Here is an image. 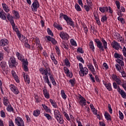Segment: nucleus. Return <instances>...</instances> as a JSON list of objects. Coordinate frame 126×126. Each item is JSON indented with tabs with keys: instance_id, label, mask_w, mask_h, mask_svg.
Segmentation results:
<instances>
[{
	"instance_id": "nucleus-50",
	"label": "nucleus",
	"mask_w": 126,
	"mask_h": 126,
	"mask_svg": "<svg viewBox=\"0 0 126 126\" xmlns=\"http://www.w3.org/2000/svg\"><path fill=\"white\" fill-rule=\"evenodd\" d=\"M44 116L46 118V119L50 121V120H52V116L50 115V114H47V113H44Z\"/></svg>"
},
{
	"instance_id": "nucleus-4",
	"label": "nucleus",
	"mask_w": 126,
	"mask_h": 126,
	"mask_svg": "<svg viewBox=\"0 0 126 126\" xmlns=\"http://www.w3.org/2000/svg\"><path fill=\"white\" fill-rule=\"evenodd\" d=\"M79 67L80 69L79 71V75L82 77L85 76V75H87L88 74V72H89V70L86 67H83V65L81 63H79Z\"/></svg>"
},
{
	"instance_id": "nucleus-52",
	"label": "nucleus",
	"mask_w": 126,
	"mask_h": 126,
	"mask_svg": "<svg viewBox=\"0 0 126 126\" xmlns=\"http://www.w3.org/2000/svg\"><path fill=\"white\" fill-rule=\"evenodd\" d=\"M47 33L48 35H50V36H52V37H54V33H53V32L50 29V28H47Z\"/></svg>"
},
{
	"instance_id": "nucleus-49",
	"label": "nucleus",
	"mask_w": 126,
	"mask_h": 126,
	"mask_svg": "<svg viewBox=\"0 0 126 126\" xmlns=\"http://www.w3.org/2000/svg\"><path fill=\"white\" fill-rule=\"evenodd\" d=\"M75 8L76 9L77 11H82V10L80 7V6H79L77 3L75 4Z\"/></svg>"
},
{
	"instance_id": "nucleus-8",
	"label": "nucleus",
	"mask_w": 126,
	"mask_h": 126,
	"mask_svg": "<svg viewBox=\"0 0 126 126\" xmlns=\"http://www.w3.org/2000/svg\"><path fill=\"white\" fill-rule=\"evenodd\" d=\"M15 124L17 126H25L23 119L21 117H17L15 118Z\"/></svg>"
},
{
	"instance_id": "nucleus-56",
	"label": "nucleus",
	"mask_w": 126,
	"mask_h": 126,
	"mask_svg": "<svg viewBox=\"0 0 126 126\" xmlns=\"http://www.w3.org/2000/svg\"><path fill=\"white\" fill-rule=\"evenodd\" d=\"M77 53H80V54H84V51H83V49H82V47H79L77 49Z\"/></svg>"
},
{
	"instance_id": "nucleus-9",
	"label": "nucleus",
	"mask_w": 126,
	"mask_h": 126,
	"mask_svg": "<svg viewBox=\"0 0 126 126\" xmlns=\"http://www.w3.org/2000/svg\"><path fill=\"white\" fill-rule=\"evenodd\" d=\"M32 11L34 12L37 11L38 8L40 7V4L39 3V2L37 0H34L32 4Z\"/></svg>"
},
{
	"instance_id": "nucleus-36",
	"label": "nucleus",
	"mask_w": 126,
	"mask_h": 126,
	"mask_svg": "<svg viewBox=\"0 0 126 126\" xmlns=\"http://www.w3.org/2000/svg\"><path fill=\"white\" fill-rule=\"evenodd\" d=\"M61 96L64 100H66V98L67 96L65 94V93L64 92V90H62L61 92Z\"/></svg>"
},
{
	"instance_id": "nucleus-15",
	"label": "nucleus",
	"mask_w": 126,
	"mask_h": 126,
	"mask_svg": "<svg viewBox=\"0 0 126 126\" xmlns=\"http://www.w3.org/2000/svg\"><path fill=\"white\" fill-rule=\"evenodd\" d=\"M11 74L16 82H17V83H19V82H20V80H19V77L17 76V74H16V72L14 70H12Z\"/></svg>"
},
{
	"instance_id": "nucleus-43",
	"label": "nucleus",
	"mask_w": 126,
	"mask_h": 126,
	"mask_svg": "<svg viewBox=\"0 0 126 126\" xmlns=\"http://www.w3.org/2000/svg\"><path fill=\"white\" fill-rule=\"evenodd\" d=\"M63 48H64L65 50H68L69 49V46L66 43V42H62Z\"/></svg>"
},
{
	"instance_id": "nucleus-51",
	"label": "nucleus",
	"mask_w": 126,
	"mask_h": 126,
	"mask_svg": "<svg viewBox=\"0 0 126 126\" xmlns=\"http://www.w3.org/2000/svg\"><path fill=\"white\" fill-rule=\"evenodd\" d=\"M89 76H90L92 82H93V83H95V78L94 77L93 75H92L91 73H90L89 74Z\"/></svg>"
},
{
	"instance_id": "nucleus-3",
	"label": "nucleus",
	"mask_w": 126,
	"mask_h": 126,
	"mask_svg": "<svg viewBox=\"0 0 126 126\" xmlns=\"http://www.w3.org/2000/svg\"><path fill=\"white\" fill-rule=\"evenodd\" d=\"M9 41L6 38H2L0 40V47H3V50L6 53H9Z\"/></svg>"
},
{
	"instance_id": "nucleus-7",
	"label": "nucleus",
	"mask_w": 126,
	"mask_h": 126,
	"mask_svg": "<svg viewBox=\"0 0 126 126\" xmlns=\"http://www.w3.org/2000/svg\"><path fill=\"white\" fill-rule=\"evenodd\" d=\"M9 87L11 91H12V92H13V93H14V94H15V95H18V94L19 93H20L19 90H18V88H17V87L15 86V85H14L13 84H10L9 86Z\"/></svg>"
},
{
	"instance_id": "nucleus-48",
	"label": "nucleus",
	"mask_w": 126,
	"mask_h": 126,
	"mask_svg": "<svg viewBox=\"0 0 126 126\" xmlns=\"http://www.w3.org/2000/svg\"><path fill=\"white\" fill-rule=\"evenodd\" d=\"M84 8H85L86 11L87 12H89V10H90V8H92V7H91L90 6H88V5H84Z\"/></svg>"
},
{
	"instance_id": "nucleus-60",
	"label": "nucleus",
	"mask_w": 126,
	"mask_h": 126,
	"mask_svg": "<svg viewBox=\"0 0 126 126\" xmlns=\"http://www.w3.org/2000/svg\"><path fill=\"white\" fill-rule=\"evenodd\" d=\"M83 27L84 28V33L86 34H87V33H88V28H87V26H84Z\"/></svg>"
},
{
	"instance_id": "nucleus-22",
	"label": "nucleus",
	"mask_w": 126,
	"mask_h": 126,
	"mask_svg": "<svg viewBox=\"0 0 126 126\" xmlns=\"http://www.w3.org/2000/svg\"><path fill=\"white\" fill-rule=\"evenodd\" d=\"M1 5L4 11H5V12L8 13L10 11L9 7L7 5V4H6V3L4 2L2 3Z\"/></svg>"
},
{
	"instance_id": "nucleus-30",
	"label": "nucleus",
	"mask_w": 126,
	"mask_h": 126,
	"mask_svg": "<svg viewBox=\"0 0 126 126\" xmlns=\"http://www.w3.org/2000/svg\"><path fill=\"white\" fill-rule=\"evenodd\" d=\"M0 65L3 71H5V68L6 67V63L5 62L2 61L0 63Z\"/></svg>"
},
{
	"instance_id": "nucleus-31",
	"label": "nucleus",
	"mask_w": 126,
	"mask_h": 126,
	"mask_svg": "<svg viewBox=\"0 0 126 126\" xmlns=\"http://www.w3.org/2000/svg\"><path fill=\"white\" fill-rule=\"evenodd\" d=\"M11 25H12L13 30H14V31H15V32H16V33H17V34L18 35L19 34H20V32H19V31L18 30V29L15 25V23Z\"/></svg>"
},
{
	"instance_id": "nucleus-40",
	"label": "nucleus",
	"mask_w": 126,
	"mask_h": 126,
	"mask_svg": "<svg viewBox=\"0 0 126 126\" xmlns=\"http://www.w3.org/2000/svg\"><path fill=\"white\" fill-rule=\"evenodd\" d=\"M34 99L36 103H40L41 102V99H40V97L38 94H34Z\"/></svg>"
},
{
	"instance_id": "nucleus-24",
	"label": "nucleus",
	"mask_w": 126,
	"mask_h": 126,
	"mask_svg": "<svg viewBox=\"0 0 126 126\" xmlns=\"http://www.w3.org/2000/svg\"><path fill=\"white\" fill-rule=\"evenodd\" d=\"M53 26L55 28L57 29V30H59L60 31H61V30H63V27H62L61 25L56 22L54 23Z\"/></svg>"
},
{
	"instance_id": "nucleus-53",
	"label": "nucleus",
	"mask_w": 126,
	"mask_h": 126,
	"mask_svg": "<svg viewBox=\"0 0 126 126\" xmlns=\"http://www.w3.org/2000/svg\"><path fill=\"white\" fill-rule=\"evenodd\" d=\"M55 49L56 53L57 54L58 57H60L61 56V51L60 50V48H59L58 46H56Z\"/></svg>"
},
{
	"instance_id": "nucleus-64",
	"label": "nucleus",
	"mask_w": 126,
	"mask_h": 126,
	"mask_svg": "<svg viewBox=\"0 0 126 126\" xmlns=\"http://www.w3.org/2000/svg\"><path fill=\"white\" fill-rule=\"evenodd\" d=\"M117 19L119 21H120V22H121V23H125V21H124V18H121V16H119L117 18Z\"/></svg>"
},
{
	"instance_id": "nucleus-14",
	"label": "nucleus",
	"mask_w": 126,
	"mask_h": 126,
	"mask_svg": "<svg viewBox=\"0 0 126 126\" xmlns=\"http://www.w3.org/2000/svg\"><path fill=\"white\" fill-rule=\"evenodd\" d=\"M87 66L90 70H91L92 74L93 75H96V71L95 70V68H94V66H93V64L91 63H89L87 64Z\"/></svg>"
},
{
	"instance_id": "nucleus-54",
	"label": "nucleus",
	"mask_w": 126,
	"mask_h": 126,
	"mask_svg": "<svg viewBox=\"0 0 126 126\" xmlns=\"http://www.w3.org/2000/svg\"><path fill=\"white\" fill-rule=\"evenodd\" d=\"M70 43H71L72 46H73L74 47H76V46H77L76 41H75L73 39H71L70 40Z\"/></svg>"
},
{
	"instance_id": "nucleus-45",
	"label": "nucleus",
	"mask_w": 126,
	"mask_h": 126,
	"mask_svg": "<svg viewBox=\"0 0 126 126\" xmlns=\"http://www.w3.org/2000/svg\"><path fill=\"white\" fill-rule=\"evenodd\" d=\"M76 59L78 60V61H79V62H81L82 63H84V60H83V58L79 55L77 56Z\"/></svg>"
},
{
	"instance_id": "nucleus-61",
	"label": "nucleus",
	"mask_w": 126,
	"mask_h": 126,
	"mask_svg": "<svg viewBox=\"0 0 126 126\" xmlns=\"http://www.w3.org/2000/svg\"><path fill=\"white\" fill-rule=\"evenodd\" d=\"M25 117L27 119V122L28 123H30V122H31V117H30L29 115H26Z\"/></svg>"
},
{
	"instance_id": "nucleus-59",
	"label": "nucleus",
	"mask_w": 126,
	"mask_h": 126,
	"mask_svg": "<svg viewBox=\"0 0 126 126\" xmlns=\"http://www.w3.org/2000/svg\"><path fill=\"white\" fill-rule=\"evenodd\" d=\"M108 112H109L110 114H113V109H112V106H111V104H108Z\"/></svg>"
},
{
	"instance_id": "nucleus-27",
	"label": "nucleus",
	"mask_w": 126,
	"mask_h": 126,
	"mask_svg": "<svg viewBox=\"0 0 126 126\" xmlns=\"http://www.w3.org/2000/svg\"><path fill=\"white\" fill-rule=\"evenodd\" d=\"M54 117L55 119H58L59 117H61V112L59 110H55L54 111Z\"/></svg>"
},
{
	"instance_id": "nucleus-32",
	"label": "nucleus",
	"mask_w": 126,
	"mask_h": 126,
	"mask_svg": "<svg viewBox=\"0 0 126 126\" xmlns=\"http://www.w3.org/2000/svg\"><path fill=\"white\" fill-rule=\"evenodd\" d=\"M57 121L60 125H63L64 123V120L63 118V116H60L59 118H56Z\"/></svg>"
},
{
	"instance_id": "nucleus-10",
	"label": "nucleus",
	"mask_w": 126,
	"mask_h": 126,
	"mask_svg": "<svg viewBox=\"0 0 126 126\" xmlns=\"http://www.w3.org/2000/svg\"><path fill=\"white\" fill-rule=\"evenodd\" d=\"M78 103L82 107H84V106H86V99L81 95H80Z\"/></svg>"
},
{
	"instance_id": "nucleus-37",
	"label": "nucleus",
	"mask_w": 126,
	"mask_h": 126,
	"mask_svg": "<svg viewBox=\"0 0 126 126\" xmlns=\"http://www.w3.org/2000/svg\"><path fill=\"white\" fill-rule=\"evenodd\" d=\"M51 105H52V106L54 108H58V105H57V102H56L55 101H54V100L52 99H50L49 100Z\"/></svg>"
},
{
	"instance_id": "nucleus-1",
	"label": "nucleus",
	"mask_w": 126,
	"mask_h": 126,
	"mask_svg": "<svg viewBox=\"0 0 126 126\" xmlns=\"http://www.w3.org/2000/svg\"><path fill=\"white\" fill-rule=\"evenodd\" d=\"M94 42H95V45L99 52H105V50L106 52L108 51V42L104 38H101L100 40L98 38H95Z\"/></svg>"
},
{
	"instance_id": "nucleus-41",
	"label": "nucleus",
	"mask_w": 126,
	"mask_h": 126,
	"mask_svg": "<svg viewBox=\"0 0 126 126\" xmlns=\"http://www.w3.org/2000/svg\"><path fill=\"white\" fill-rule=\"evenodd\" d=\"M69 82H70L71 87H74V85L75 84V78L70 79L69 81Z\"/></svg>"
},
{
	"instance_id": "nucleus-57",
	"label": "nucleus",
	"mask_w": 126,
	"mask_h": 126,
	"mask_svg": "<svg viewBox=\"0 0 126 126\" xmlns=\"http://www.w3.org/2000/svg\"><path fill=\"white\" fill-rule=\"evenodd\" d=\"M115 4H116V6H117L118 9H120V8H121V3H120V1L116 0L115 1Z\"/></svg>"
},
{
	"instance_id": "nucleus-17",
	"label": "nucleus",
	"mask_w": 126,
	"mask_h": 126,
	"mask_svg": "<svg viewBox=\"0 0 126 126\" xmlns=\"http://www.w3.org/2000/svg\"><path fill=\"white\" fill-rule=\"evenodd\" d=\"M43 95L46 99H50V93H49L48 90L46 88V87H44L43 89Z\"/></svg>"
},
{
	"instance_id": "nucleus-33",
	"label": "nucleus",
	"mask_w": 126,
	"mask_h": 126,
	"mask_svg": "<svg viewBox=\"0 0 126 126\" xmlns=\"http://www.w3.org/2000/svg\"><path fill=\"white\" fill-rule=\"evenodd\" d=\"M12 13L14 15H15L16 19H17V20L19 19V17H20V16L19 15V13L18 12V11L14 10L12 11Z\"/></svg>"
},
{
	"instance_id": "nucleus-44",
	"label": "nucleus",
	"mask_w": 126,
	"mask_h": 126,
	"mask_svg": "<svg viewBox=\"0 0 126 126\" xmlns=\"http://www.w3.org/2000/svg\"><path fill=\"white\" fill-rule=\"evenodd\" d=\"M16 55L18 60H19L20 61H23V57H22V55H21L20 53H19V52H16Z\"/></svg>"
},
{
	"instance_id": "nucleus-18",
	"label": "nucleus",
	"mask_w": 126,
	"mask_h": 126,
	"mask_svg": "<svg viewBox=\"0 0 126 126\" xmlns=\"http://www.w3.org/2000/svg\"><path fill=\"white\" fill-rule=\"evenodd\" d=\"M45 37L47 38V40L48 41H49L50 42H51V43L53 44V45H56V44H57L58 43V41H57V40H56V39H55V38L52 37L50 36H46Z\"/></svg>"
},
{
	"instance_id": "nucleus-62",
	"label": "nucleus",
	"mask_w": 126,
	"mask_h": 126,
	"mask_svg": "<svg viewBox=\"0 0 126 126\" xmlns=\"http://www.w3.org/2000/svg\"><path fill=\"white\" fill-rule=\"evenodd\" d=\"M86 1L88 5L92 7V5H93V3H92V1H91V0H89V1L87 0Z\"/></svg>"
},
{
	"instance_id": "nucleus-6",
	"label": "nucleus",
	"mask_w": 126,
	"mask_h": 126,
	"mask_svg": "<svg viewBox=\"0 0 126 126\" xmlns=\"http://www.w3.org/2000/svg\"><path fill=\"white\" fill-rule=\"evenodd\" d=\"M9 66L10 68H12L16 66L17 64V62H16V60H15V58L11 57L10 58L8 62Z\"/></svg>"
},
{
	"instance_id": "nucleus-26",
	"label": "nucleus",
	"mask_w": 126,
	"mask_h": 126,
	"mask_svg": "<svg viewBox=\"0 0 126 126\" xmlns=\"http://www.w3.org/2000/svg\"><path fill=\"white\" fill-rule=\"evenodd\" d=\"M6 107V110L7 111V112H9V113H13V112H14V109L13 108V107H12L11 104H10Z\"/></svg>"
},
{
	"instance_id": "nucleus-12",
	"label": "nucleus",
	"mask_w": 126,
	"mask_h": 126,
	"mask_svg": "<svg viewBox=\"0 0 126 126\" xmlns=\"http://www.w3.org/2000/svg\"><path fill=\"white\" fill-rule=\"evenodd\" d=\"M43 81L45 83H46L48 84V85L49 86L50 88L52 89V83L50 81V79H49V76H43Z\"/></svg>"
},
{
	"instance_id": "nucleus-38",
	"label": "nucleus",
	"mask_w": 126,
	"mask_h": 126,
	"mask_svg": "<svg viewBox=\"0 0 126 126\" xmlns=\"http://www.w3.org/2000/svg\"><path fill=\"white\" fill-rule=\"evenodd\" d=\"M90 48L93 51V52H94V50H95V46H94V43H93V41H91L90 42Z\"/></svg>"
},
{
	"instance_id": "nucleus-19",
	"label": "nucleus",
	"mask_w": 126,
	"mask_h": 126,
	"mask_svg": "<svg viewBox=\"0 0 126 126\" xmlns=\"http://www.w3.org/2000/svg\"><path fill=\"white\" fill-rule=\"evenodd\" d=\"M39 71L40 73L44 75L43 76H46L48 75V69L45 68H40L39 69Z\"/></svg>"
},
{
	"instance_id": "nucleus-20",
	"label": "nucleus",
	"mask_w": 126,
	"mask_h": 126,
	"mask_svg": "<svg viewBox=\"0 0 126 126\" xmlns=\"http://www.w3.org/2000/svg\"><path fill=\"white\" fill-rule=\"evenodd\" d=\"M7 19H8V21H9L11 25H12V24H14L15 23H14V19L13 17L12 16H11L9 13L7 14Z\"/></svg>"
},
{
	"instance_id": "nucleus-13",
	"label": "nucleus",
	"mask_w": 126,
	"mask_h": 126,
	"mask_svg": "<svg viewBox=\"0 0 126 126\" xmlns=\"http://www.w3.org/2000/svg\"><path fill=\"white\" fill-rule=\"evenodd\" d=\"M64 72L66 74V76H68L70 78H72V72H70L69 70L66 66L63 67Z\"/></svg>"
},
{
	"instance_id": "nucleus-39",
	"label": "nucleus",
	"mask_w": 126,
	"mask_h": 126,
	"mask_svg": "<svg viewBox=\"0 0 126 126\" xmlns=\"http://www.w3.org/2000/svg\"><path fill=\"white\" fill-rule=\"evenodd\" d=\"M64 63L67 67H70V63L67 58H66L64 61Z\"/></svg>"
},
{
	"instance_id": "nucleus-58",
	"label": "nucleus",
	"mask_w": 126,
	"mask_h": 126,
	"mask_svg": "<svg viewBox=\"0 0 126 126\" xmlns=\"http://www.w3.org/2000/svg\"><path fill=\"white\" fill-rule=\"evenodd\" d=\"M119 112V119L121 120V121H123V120H124V114L120 110Z\"/></svg>"
},
{
	"instance_id": "nucleus-42",
	"label": "nucleus",
	"mask_w": 126,
	"mask_h": 126,
	"mask_svg": "<svg viewBox=\"0 0 126 126\" xmlns=\"http://www.w3.org/2000/svg\"><path fill=\"white\" fill-rule=\"evenodd\" d=\"M117 63H119V64L120 65H121V66H125V63L121 60L120 59H117L116 60Z\"/></svg>"
},
{
	"instance_id": "nucleus-34",
	"label": "nucleus",
	"mask_w": 126,
	"mask_h": 126,
	"mask_svg": "<svg viewBox=\"0 0 126 126\" xmlns=\"http://www.w3.org/2000/svg\"><path fill=\"white\" fill-rule=\"evenodd\" d=\"M18 38L22 42H25L26 41V37L23 35H21V34L19 33L18 34Z\"/></svg>"
},
{
	"instance_id": "nucleus-46",
	"label": "nucleus",
	"mask_w": 126,
	"mask_h": 126,
	"mask_svg": "<svg viewBox=\"0 0 126 126\" xmlns=\"http://www.w3.org/2000/svg\"><path fill=\"white\" fill-rule=\"evenodd\" d=\"M107 15H105L101 17V21L102 23H105V21H107Z\"/></svg>"
},
{
	"instance_id": "nucleus-11",
	"label": "nucleus",
	"mask_w": 126,
	"mask_h": 126,
	"mask_svg": "<svg viewBox=\"0 0 126 126\" xmlns=\"http://www.w3.org/2000/svg\"><path fill=\"white\" fill-rule=\"evenodd\" d=\"M59 35L62 40H68L69 39V35L64 32H60Z\"/></svg>"
},
{
	"instance_id": "nucleus-47",
	"label": "nucleus",
	"mask_w": 126,
	"mask_h": 126,
	"mask_svg": "<svg viewBox=\"0 0 126 126\" xmlns=\"http://www.w3.org/2000/svg\"><path fill=\"white\" fill-rule=\"evenodd\" d=\"M40 115V111L39 110H36L33 111V115L34 117H38Z\"/></svg>"
},
{
	"instance_id": "nucleus-63",
	"label": "nucleus",
	"mask_w": 126,
	"mask_h": 126,
	"mask_svg": "<svg viewBox=\"0 0 126 126\" xmlns=\"http://www.w3.org/2000/svg\"><path fill=\"white\" fill-rule=\"evenodd\" d=\"M8 126H15V125H14V123H13V121H12V120H10L9 121Z\"/></svg>"
},
{
	"instance_id": "nucleus-21",
	"label": "nucleus",
	"mask_w": 126,
	"mask_h": 126,
	"mask_svg": "<svg viewBox=\"0 0 126 126\" xmlns=\"http://www.w3.org/2000/svg\"><path fill=\"white\" fill-rule=\"evenodd\" d=\"M23 76L25 82H27L28 84H29L30 83V78H29V76L27 75V74L25 72H23Z\"/></svg>"
},
{
	"instance_id": "nucleus-23",
	"label": "nucleus",
	"mask_w": 126,
	"mask_h": 126,
	"mask_svg": "<svg viewBox=\"0 0 126 126\" xmlns=\"http://www.w3.org/2000/svg\"><path fill=\"white\" fill-rule=\"evenodd\" d=\"M3 104L6 107L10 104V103L9 102V99H8L7 97L5 96L3 98Z\"/></svg>"
},
{
	"instance_id": "nucleus-28",
	"label": "nucleus",
	"mask_w": 126,
	"mask_h": 126,
	"mask_svg": "<svg viewBox=\"0 0 126 126\" xmlns=\"http://www.w3.org/2000/svg\"><path fill=\"white\" fill-rule=\"evenodd\" d=\"M5 15H6V13L4 11H2L0 12V18L2 19V20H5L6 19V16Z\"/></svg>"
},
{
	"instance_id": "nucleus-5",
	"label": "nucleus",
	"mask_w": 126,
	"mask_h": 126,
	"mask_svg": "<svg viewBox=\"0 0 126 126\" xmlns=\"http://www.w3.org/2000/svg\"><path fill=\"white\" fill-rule=\"evenodd\" d=\"M99 10L102 13H105V12H109L111 14H113L114 11L113 9L111 8V6H105V7H100Z\"/></svg>"
},
{
	"instance_id": "nucleus-16",
	"label": "nucleus",
	"mask_w": 126,
	"mask_h": 126,
	"mask_svg": "<svg viewBox=\"0 0 126 126\" xmlns=\"http://www.w3.org/2000/svg\"><path fill=\"white\" fill-rule=\"evenodd\" d=\"M111 46L113 49H115V50H119L120 49V47H121V45L118 43V42L116 41V40H114L113 42L111 43Z\"/></svg>"
},
{
	"instance_id": "nucleus-55",
	"label": "nucleus",
	"mask_w": 126,
	"mask_h": 126,
	"mask_svg": "<svg viewBox=\"0 0 126 126\" xmlns=\"http://www.w3.org/2000/svg\"><path fill=\"white\" fill-rule=\"evenodd\" d=\"M63 115H64V116L65 118H66L67 121H70V119L69 118V116H68V114L65 111H64L63 112Z\"/></svg>"
},
{
	"instance_id": "nucleus-2",
	"label": "nucleus",
	"mask_w": 126,
	"mask_h": 126,
	"mask_svg": "<svg viewBox=\"0 0 126 126\" xmlns=\"http://www.w3.org/2000/svg\"><path fill=\"white\" fill-rule=\"evenodd\" d=\"M59 16L61 19H62L63 17V19L66 21L68 25H70V26H71L72 27H73V28H74L75 27V26H74V22H73L72 19L68 17L67 15L61 13L60 14Z\"/></svg>"
},
{
	"instance_id": "nucleus-25",
	"label": "nucleus",
	"mask_w": 126,
	"mask_h": 126,
	"mask_svg": "<svg viewBox=\"0 0 126 126\" xmlns=\"http://www.w3.org/2000/svg\"><path fill=\"white\" fill-rule=\"evenodd\" d=\"M104 117L105 119H106V121H109L110 122H111L112 121V116L106 111H105L104 112Z\"/></svg>"
},
{
	"instance_id": "nucleus-29",
	"label": "nucleus",
	"mask_w": 126,
	"mask_h": 126,
	"mask_svg": "<svg viewBox=\"0 0 126 126\" xmlns=\"http://www.w3.org/2000/svg\"><path fill=\"white\" fill-rule=\"evenodd\" d=\"M42 106L46 113H51L52 112V110H51V109L49 108V107L47 105H46V104H42Z\"/></svg>"
},
{
	"instance_id": "nucleus-35",
	"label": "nucleus",
	"mask_w": 126,
	"mask_h": 126,
	"mask_svg": "<svg viewBox=\"0 0 126 126\" xmlns=\"http://www.w3.org/2000/svg\"><path fill=\"white\" fill-rule=\"evenodd\" d=\"M105 87H106V89L108 90V91H112V84L111 83H108L107 84H104Z\"/></svg>"
}]
</instances>
